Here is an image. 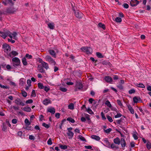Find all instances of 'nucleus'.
Listing matches in <instances>:
<instances>
[{
    "label": "nucleus",
    "mask_w": 151,
    "mask_h": 151,
    "mask_svg": "<svg viewBox=\"0 0 151 151\" xmlns=\"http://www.w3.org/2000/svg\"><path fill=\"white\" fill-rule=\"evenodd\" d=\"M73 129L72 127H70L67 128L68 131L67 133V134L68 136L69 137V139H71L74 135V133L71 131Z\"/></svg>",
    "instance_id": "obj_5"
},
{
    "label": "nucleus",
    "mask_w": 151,
    "mask_h": 151,
    "mask_svg": "<svg viewBox=\"0 0 151 151\" xmlns=\"http://www.w3.org/2000/svg\"><path fill=\"white\" fill-rule=\"evenodd\" d=\"M91 137L92 139L97 141H99L100 139V137L99 136L96 135H92L91 136Z\"/></svg>",
    "instance_id": "obj_22"
},
{
    "label": "nucleus",
    "mask_w": 151,
    "mask_h": 151,
    "mask_svg": "<svg viewBox=\"0 0 151 151\" xmlns=\"http://www.w3.org/2000/svg\"><path fill=\"white\" fill-rule=\"evenodd\" d=\"M43 89H44V90L46 91V92H47L50 90V88L46 86H44Z\"/></svg>",
    "instance_id": "obj_52"
},
{
    "label": "nucleus",
    "mask_w": 151,
    "mask_h": 151,
    "mask_svg": "<svg viewBox=\"0 0 151 151\" xmlns=\"http://www.w3.org/2000/svg\"><path fill=\"white\" fill-rule=\"evenodd\" d=\"M117 103L120 106H122L123 105L122 103L120 100L119 99H118L117 101Z\"/></svg>",
    "instance_id": "obj_61"
},
{
    "label": "nucleus",
    "mask_w": 151,
    "mask_h": 151,
    "mask_svg": "<svg viewBox=\"0 0 151 151\" xmlns=\"http://www.w3.org/2000/svg\"><path fill=\"white\" fill-rule=\"evenodd\" d=\"M38 70L39 72L41 73H45V71L44 69L42 66L40 65H39L37 66Z\"/></svg>",
    "instance_id": "obj_11"
},
{
    "label": "nucleus",
    "mask_w": 151,
    "mask_h": 151,
    "mask_svg": "<svg viewBox=\"0 0 151 151\" xmlns=\"http://www.w3.org/2000/svg\"><path fill=\"white\" fill-rule=\"evenodd\" d=\"M38 88L40 89H43L44 86L42 83H38Z\"/></svg>",
    "instance_id": "obj_39"
},
{
    "label": "nucleus",
    "mask_w": 151,
    "mask_h": 151,
    "mask_svg": "<svg viewBox=\"0 0 151 151\" xmlns=\"http://www.w3.org/2000/svg\"><path fill=\"white\" fill-rule=\"evenodd\" d=\"M0 87L2 88H3L4 89H9V87L8 86H4L2 85L1 83H0Z\"/></svg>",
    "instance_id": "obj_32"
},
{
    "label": "nucleus",
    "mask_w": 151,
    "mask_h": 151,
    "mask_svg": "<svg viewBox=\"0 0 151 151\" xmlns=\"http://www.w3.org/2000/svg\"><path fill=\"white\" fill-rule=\"evenodd\" d=\"M21 93L22 94V96L24 97H25L27 96V93L26 91H22Z\"/></svg>",
    "instance_id": "obj_42"
},
{
    "label": "nucleus",
    "mask_w": 151,
    "mask_h": 151,
    "mask_svg": "<svg viewBox=\"0 0 151 151\" xmlns=\"http://www.w3.org/2000/svg\"><path fill=\"white\" fill-rule=\"evenodd\" d=\"M109 148L112 149L114 150H115L119 149V147L118 146H116L114 143H113L111 145Z\"/></svg>",
    "instance_id": "obj_23"
},
{
    "label": "nucleus",
    "mask_w": 151,
    "mask_h": 151,
    "mask_svg": "<svg viewBox=\"0 0 151 151\" xmlns=\"http://www.w3.org/2000/svg\"><path fill=\"white\" fill-rule=\"evenodd\" d=\"M120 141V139L119 137H116L114 139V142L115 144L119 145Z\"/></svg>",
    "instance_id": "obj_19"
},
{
    "label": "nucleus",
    "mask_w": 151,
    "mask_h": 151,
    "mask_svg": "<svg viewBox=\"0 0 151 151\" xmlns=\"http://www.w3.org/2000/svg\"><path fill=\"white\" fill-rule=\"evenodd\" d=\"M49 53L54 58L56 57V53L55 51L53 50H50L49 51Z\"/></svg>",
    "instance_id": "obj_21"
},
{
    "label": "nucleus",
    "mask_w": 151,
    "mask_h": 151,
    "mask_svg": "<svg viewBox=\"0 0 151 151\" xmlns=\"http://www.w3.org/2000/svg\"><path fill=\"white\" fill-rule=\"evenodd\" d=\"M123 6L124 8L127 9L129 8V6L128 4L127 3H124L123 4Z\"/></svg>",
    "instance_id": "obj_53"
},
{
    "label": "nucleus",
    "mask_w": 151,
    "mask_h": 151,
    "mask_svg": "<svg viewBox=\"0 0 151 151\" xmlns=\"http://www.w3.org/2000/svg\"><path fill=\"white\" fill-rule=\"evenodd\" d=\"M1 36L3 38L5 39L7 35H6V34H5L4 32H2L1 35Z\"/></svg>",
    "instance_id": "obj_51"
},
{
    "label": "nucleus",
    "mask_w": 151,
    "mask_h": 151,
    "mask_svg": "<svg viewBox=\"0 0 151 151\" xmlns=\"http://www.w3.org/2000/svg\"><path fill=\"white\" fill-rule=\"evenodd\" d=\"M104 130L105 132L106 133H109L112 131V129L111 128H109L106 130L104 129Z\"/></svg>",
    "instance_id": "obj_41"
},
{
    "label": "nucleus",
    "mask_w": 151,
    "mask_h": 151,
    "mask_svg": "<svg viewBox=\"0 0 151 151\" xmlns=\"http://www.w3.org/2000/svg\"><path fill=\"white\" fill-rule=\"evenodd\" d=\"M17 120L16 119H14L12 120V122L14 124H16L17 122Z\"/></svg>",
    "instance_id": "obj_63"
},
{
    "label": "nucleus",
    "mask_w": 151,
    "mask_h": 151,
    "mask_svg": "<svg viewBox=\"0 0 151 151\" xmlns=\"http://www.w3.org/2000/svg\"><path fill=\"white\" fill-rule=\"evenodd\" d=\"M2 130L4 132H6L7 130L6 124L5 123H3L2 125L1 126Z\"/></svg>",
    "instance_id": "obj_17"
},
{
    "label": "nucleus",
    "mask_w": 151,
    "mask_h": 151,
    "mask_svg": "<svg viewBox=\"0 0 151 151\" xmlns=\"http://www.w3.org/2000/svg\"><path fill=\"white\" fill-rule=\"evenodd\" d=\"M17 9L14 7H10L7 8L6 9V11L7 14H13L16 12Z\"/></svg>",
    "instance_id": "obj_3"
},
{
    "label": "nucleus",
    "mask_w": 151,
    "mask_h": 151,
    "mask_svg": "<svg viewBox=\"0 0 151 151\" xmlns=\"http://www.w3.org/2000/svg\"><path fill=\"white\" fill-rule=\"evenodd\" d=\"M105 104L107 105V106L110 108H111V109H112L111 108V107H112V106H111V105L110 103V102L108 100H107L105 103Z\"/></svg>",
    "instance_id": "obj_29"
},
{
    "label": "nucleus",
    "mask_w": 151,
    "mask_h": 151,
    "mask_svg": "<svg viewBox=\"0 0 151 151\" xmlns=\"http://www.w3.org/2000/svg\"><path fill=\"white\" fill-rule=\"evenodd\" d=\"M22 109L23 111L27 112H29L31 111V108L28 106H26L24 108H22Z\"/></svg>",
    "instance_id": "obj_18"
},
{
    "label": "nucleus",
    "mask_w": 151,
    "mask_h": 151,
    "mask_svg": "<svg viewBox=\"0 0 151 151\" xmlns=\"http://www.w3.org/2000/svg\"><path fill=\"white\" fill-rule=\"evenodd\" d=\"M42 66L43 68H44L45 69L47 70L48 68L49 67L48 64L45 62L42 63Z\"/></svg>",
    "instance_id": "obj_26"
},
{
    "label": "nucleus",
    "mask_w": 151,
    "mask_h": 151,
    "mask_svg": "<svg viewBox=\"0 0 151 151\" xmlns=\"http://www.w3.org/2000/svg\"><path fill=\"white\" fill-rule=\"evenodd\" d=\"M18 53L17 52L14 51H12L9 53V56L10 57L12 58L13 57V56H15L18 55Z\"/></svg>",
    "instance_id": "obj_14"
},
{
    "label": "nucleus",
    "mask_w": 151,
    "mask_h": 151,
    "mask_svg": "<svg viewBox=\"0 0 151 151\" xmlns=\"http://www.w3.org/2000/svg\"><path fill=\"white\" fill-rule=\"evenodd\" d=\"M98 26L102 28L104 30L106 29L105 25L104 24H102L100 22L98 24Z\"/></svg>",
    "instance_id": "obj_28"
},
{
    "label": "nucleus",
    "mask_w": 151,
    "mask_h": 151,
    "mask_svg": "<svg viewBox=\"0 0 151 151\" xmlns=\"http://www.w3.org/2000/svg\"><path fill=\"white\" fill-rule=\"evenodd\" d=\"M85 116L88 120H90V116L87 114H85Z\"/></svg>",
    "instance_id": "obj_64"
},
{
    "label": "nucleus",
    "mask_w": 151,
    "mask_h": 151,
    "mask_svg": "<svg viewBox=\"0 0 151 151\" xmlns=\"http://www.w3.org/2000/svg\"><path fill=\"white\" fill-rule=\"evenodd\" d=\"M60 90L63 92H66L67 90V89L65 88H60Z\"/></svg>",
    "instance_id": "obj_62"
},
{
    "label": "nucleus",
    "mask_w": 151,
    "mask_h": 151,
    "mask_svg": "<svg viewBox=\"0 0 151 151\" xmlns=\"http://www.w3.org/2000/svg\"><path fill=\"white\" fill-rule=\"evenodd\" d=\"M138 97L134 96L133 98V101L134 103H137L138 101Z\"/></svg>",
    "instance_id": "obj_38"
},
{
    "label": "nucleus",
    "mask_w": 151,
    "mask_h": 151,
    "mask_svg": "<svg viewBox=\"0 0 151 151\" xmlns=\"http://www.w3.org/2000/svg\"><path fill=\"white\" fill-rule=\"evenodd\" d=\"M139 3L137 0H131L130 2V5L132 7L137 6Z\"/></svg>",
    "instance_id": "obj_10"
},
{
    "label": "nucleus",
    "mask_w": 151,
    "mask_h": 151,
    "mask_svg": "<svg viewBox=\"0 0 151 151\" xmlns=\"http://www.w3.org/2000/svg\"><path fill=\"white\" fill-rule=\"evenodd\" d=\"M115 21L117 22L120 23L122 21V19L119 17H117L115 19Z\"/></svg>",
    "instance_id": "obj_36"
},
{
    "label": "nucleus",
    "mask_w": 151,
    "mask_h": 151,
    "mask_svg": "<svg viewBox=\"0 0 151 151\" xmlns=\"http://www.w3.org/2000/svg\"><path fill=\"white\" fill-rule=\"evenodd\" d=\"M76 88L75 91H77V89L80 90L82 88L83 86L82 84L79 82L77 81L76 83Z\"/></svg>",
    "instance_id": "obj_8"
},
{
    "label": "nucleus",
    "mask_w": 151,
    "mask_h": 151,
    "mask_svg": "<svg viewBox=\"0 0 151 151\" xmlns=\"http://www.w3.org/2000/svg\"><path fill=\"white\" fill-rule=\"evenodd\" d=\"M86 111L87 112L90 114H94V113L89 107H88V109H86Z\"/></svg>",
    "instance_id": "obj_35"
},
{
    "label": "nucleus",
    "mask_w": 151,
    "mask_h": 151,
    "mask_svg": "<svg viewBox=\"0 0 151 151\" xmlns=\"http://www.w3.org/2000/svg\"><path fill=\"white\" fill-rule=\"evenodd\" d=\"M2 48L6 53H8L11 50V47L6 43L3 44L2 45Z\"/></svg>",
    "instance_id": "obj_2"
},
{
    "label": "nucleus",
    "mask_w": 151,
    "mask_h": 151,
    "mask_svg": "<svg viewBox=\"0 0 151 151\" xmlns=\"http://www.w3.org/2000/svg\"><path fill=\"white\" fill-rule=\"evenodd\" d=\"M51 101L49 99H46L43 101V104L45 105H47L49 104H51Z\"/></svg>",
    "instance_id": "obj_15"
},
{
    "label": "nucleus",
    "mask_w": 151,
    "mask_h": 151,
    "mask_svg": "<svg viewBox=\"0 0 151 151\" xmlns=\"http://www.w3.org/2000/svg\"><path fill=\"white\" fill-rule=\"evenodd\" d=\"M101 115L102 120H104L106 119V118L105 117L104 114L103 112L101 113Z\"/></svg>",
    "instance_id": "obj_44"
},
{
    "label": "nucleus",
    "mask_w": 151,
    "mask_h": 151,
    "mask_svg": "<svg viewBox=\"0 0 151 151\" xmlns=\"http://www.w3.org/2000/svg\"><path fill=\"white\" fill-rule=\"evenodd\" d=\"M96 55L99 58H102L104 57V56L102 55V54L99 52H96Z\"/></svg>",
    "instance_id": "obj_33"
},
{
    "label": "nucleus",
    "mask_w": 151,
    "mask_h": 151,
    "mask_svg": "<svg viewBox=\"0 0 151 151\" xmlns=\"http://www.w3.org/2000/svg\"><path fill=\"white\" fill-rule=\"evenodd\" d=\"M67 120L73 123L75 122L74 120L71 117H68L67 118Z\"/></svg>",
    "instance_id": "obj_37"
},
{
    "label": "nucleus",
    "mask_w": 151,
    "mask_h": 151,
    "mask_svg": "<svg viewBox=\"0 0 151 151\" xmlns=\"http://www.w3.org/2000/svg\"><path fill=\"white\" fill-rule=\"evenodd\" d=\"M106 117L108 120L109 122H113V119L109 115H107L106 116Z\"/></svg>",
    "instance_id": "obj_45"
},
{
    "label": "nucleus",
    "mask_w": 151,
    "mask_h": 151,
    "mask_svg": "<svg viewBox=\"0 0 151 151\" xmlns=\"http://www.w3.org/2000/svg\"><path fill=\"white\" fill-rule=\"evenodd\" d=\"M7 12L6 11L2 10L0 11V15H2L3 14H7Z\"/></svg>",
    "instance_id": "obj_48"
},
{
    "label": "nucleus",
    "mask_w": 151,
    "mask_h": 151,
    "mask_svg": "<svg viewBox=\"0 0 151 151\" xmlns=\"http://www.w3.org/2000/svg\"><path fill=\"white\" fill-rule=\"evenodd\" d=\"M47 111L52 114H54L55 112V109L54 108H49L47 109Z\"/></svg>",
    "instance_id": "obj_20"
},
{
    "label": "nucleus",
    "mask_w": 151,
    "mask_h": 151,
    "mask_svg": "<svg viewBox=\"0 0 151 151\" xmlns=\"http://www.w3.org/2000/svg\"><path fill=\"white\" fill-rule=\"evenodd\" d=\"M47 144L48 145H51L52 144V142L50 138L49 139L47 142Z\"/></svg>",
    "instance_id": "obj_56"
},
{
    "label": "nucleus",
    "mask_w": 151,
    "mask_h": 151,
    "mask_svg": "<svg viewBox=\"0 0 151 151\" xmlns=\"http://www.w3.org/2000/svg\"><path fill=\"white\" fill-rule=\"evenodd\" d=\"M12 64L15 67L19 66L20 64V60L19 58L14 57L12 59Z\"/></svg>",
    "instance_id": "obj_1"
},
{
    "label": "nucleus",
    "mask_w": 151,
    "mask_h": 151,
    "mask_svg": "<svg viewBox=\"0 0 151 151\" xmlns=\"http://www.w3.org/2000/svg\"><path fill=\"white\" fill-rule=\"evenodd\" d=\"M121 144L122 145V148L124 147L126 145V143L124 139V138H121Z\"/></svg>",
    "instance_id": "obj_16"
},
{
    "label": "nucleus",
    "mask_w": 151,
    "mask_h": 151,
    "mask_svg": "<svg viewBox=\"0 0 151 151\" xmlns=\"http://www.w3.org/2000/svg\"><path fill=\"white\" fill-rule=\"evenodd\" d=\"M15 103L17 105H21L24 106L25 105L22 101L19 98H17L15 100Z\"/></svg>",
    "instance_id": "obj_6"
},
{
    "label": "nucleus",
    "mask_w": 151,
    "mask_h": 151,
    "mask_svg": "<svg viewBox=\"0 0 151 151\" xmlns=\"http://www.w3.org/2000/svg\"><path fill=\"white\" fill-rule=\"evenodd\" d=\"M60 147L61 149L65 150L67 148V146L65 145H60Z\"/></svg>",
    "instance_id": "obj_47"
},
{
    "label": "nucleus",
    "mask_w": 151,
    "mask_h": 151,
    "mask_svg": "<svg viewBox=\"0 0 151 151\" xmlns=\"http://www.w3.org/2000/svg\"><path fill=\"white\" fill-rule=\"evenodd\" d=\"M104 145L106 146V147L109 148H110L111 145L110 144V142H109L107 143H106V145Z\"/></svg>",
    "instance_id": "obj_57"
},
{
    "label": "nucleus",
    "mask_w": 151,
    "mask_h": 151,
    "mask_svg": "<svg viewBox=\"0 0 151 151\" xmlns=\"http://www.w3.org/2000/svg\"><path fill=\"white\" fill-rule=\"evenodd\" d=\"M75 14V15L77 18L81 19L82 17L83 14L82 13L78 11H77L74 12Z\"/></svg>",
    "instance_id": "obj_9"
},
{
    "label": "nucleus",
    "mask_w": 151,
    "mask_h": 151,
    "mask_svg": "<svg viewBox=\"0 0 151 151\" xmlns=\"http://www.w3.org/2000/svg\"><path fill=\"white\" fill-rule=\"evenodd\" d=\"M33 102L32 100L31 99H29L26 101V104H31Z\"/></svg>",
    "instance_id": "obj_55"
},
{
    "label": "nucleus",
    "mask_w": 151,
    "mask_h": 151,
    "mask_svg": "<svg viewBox=\"0 0 151 151\" xmlns=\"http://www.w3.org/2000/svg\"><path fill=\"white\" fill-rule=\"evenodd\" d=\"M25 57L29 59H31L32 58V56L31 55H29L28 54H27L26 55Z\"/></svg>",
    "instance_id": "obj_58"
},
{
    "label": "nucleus",
    "mask_w": 151,
    "mask_h": 151,
    "mask_svg": "<svg viewBox=\"0 0 151 151\" xmlns=\"http://www.w3.org/2000/svg\"><path fill=\"white\" fill-rule=\"evenodd\" d=\"M113 79L114 80H117L119 79L118 76L116 75H113Z\"/></svg>",
    "instance_id": "obj_60"
},
{
    "label": "nucleus",
    "mask_w": 151,
    "mask_h": 151,
    "mask_svg": "<svg viewBox=\"0 0 151 151\" xmlns=\"http://www.w3.org/2000/svg\"><path fill=\"white\" fill-rule=\"evenodd\" d=\"M42 125L47 129H48L50 127V125L48 124H47L45 123H43L42 124Z\"/></svg>",
    "instance_id": "obj_46"
},
{
    "label": "nucleus",
    "mask_w": 151,
    "mask_h": 151,
    "mask_svg": "<svg viewBox=\"0 0 151 151\" xmlns=\"http://www.w3.org/2000/svg\"><path fill=\"white\" fill-rule=\"evenodd\" d=\"M68 108L70 109H74V104L73 103H71L68 106Z\"/></svg>",
    "instance_id": "obj_34"
},
{
    "label": "nucleus",
    "mask_w": 151,
    "mask_h": 151,
    "mask_svg": "<svg viewBox=\"0 0 151 151\" xmlns=\"http://www.w3.org/2000/svg\"><path fill=\"white\" fill-rule=\"evenodd\" d=\"M127 107H128V109L129 110V111L132 114H134V110L131 107V105L129 104L127 105Z\"/></svg>",
    "instance_id": "obj_24"
},
{
    "label": "nucleus",
    "mask_w": 151,
    "mask_h": 151,
    "mask_svg": "<svg viewBox=\"0 0 151 151\" xmlns=\"http://www.w3.org/2000/svg\"><path fill=\"white\" fill-rule=\"evenodd\" d=\"M24 122L27 125H29L31 124V123L27 119H25Z\"/></svg>",
    "instance_id": "obj_43"
},
{
    "label": "nucleus",
    "mask_w": 151,
    "mask_h": 151,
    "mask_svg": "<svg viewBox=\"0 0 151 151\" xmlns=\"http://www.w3.org/2000/svg\"><path fill=\"white\" fill-rule=\"evenodd\" d=\"M45 58L46 60L48 61L50 64H52L54 65H55L56 64L55 61L50 56L47 55L45 57Z\"/></svg>",
    "instance_id": "obj_4"
},
{
    "label": "nucleus",
    "mask_w": 151,
    "mask_h": 151,
    "mask_svg": "<svg viewBox=\"0 0 151 151\" xmlns=\"http://www.w3.org/2000/svg\"><path fill=\"white\" fill-rule=\"evenodd\" d=\"M48 27L50 29H53L55 27L54 24L53 23H49L47 24Z\"/></svg>",
    "instance_id": "obj_25"
},
{
    "label": "nucleus",
    "mask_w": 151,
    "mask_h": 151,
    "mask_svg": "<svg viewBox=\"0 0 151 151\" xmlns=\"http://www.w3.org/2000/svg\"><path fill=\"white\" fill-rule=\"evenodd\" d=\"M19 82V84L21 86H23L26 82V79L24 78H21L20 79Z\"/></svg>",
    "instance_id": "obj_13"
},
{
    "label": "nucleus",
    "mask_w": 151,
    "mask_h": 151,
    "mask_svg": "<svg viewBox=\"0 0 151 151\" xmlns=\"http://www.w3.org/2000/svg\"><path fill=\"white\" fill-rule=\"evenodd\" d=\"M146 147L148 150L151 148V143L148 141H147L146 144Z\"/></svg>",
    "instance_id": "obj_30"
},
{
    "label": "nucleus",
    "mask_w": 151,
    "mask_h": 151,
    "mask_svg": "<svg viewBox=\"0 0 151 151\" xmlns=\"http://www.w3.org/2000/svg\"><path fill=\"white\" fill-rule=\"evenodd\" d=\"M135 92L134 89H132L130 90L129 91V93L130 94H131L135 93Z\"/></svg>",
    "instance_id": "obj_50"
},
{
    "label": "nucleus",
    "mask_w": 151,
    "mask_h": 151,
    "mask_svg": "<svg viewBox=\"0 0 151 151\" xmlns=\"http://www.w3.org/2000/svg\"><path fill=\"white\" fill-rule=\"evenodd\" d=\"M36 93L35 91L34 90H33L32 91V93L31 94V96L32 97H35L36 96Z\"/></svg>",
    "instance_id": "obj_49"
},
{
    "label": "nucleus",
    "mask_w": 151,
    "mask_h": 151,
    "mask_svg": "<svg viewBox=\"0 0 151 151\" xmlns=\"http://www.w3.org/2000/svg\"><path fill=\"white\" fill-rule=\"evenodd\" d=\"M103 65H109V62H107L106 61L104 60L101 63Z\"/></svg>",
    "instance_id": "obj_54"
},
{
    "label": "nucleus",
    "mask_w": 151,
    "mask_h": 151,
    "mask_svg": "<svg viewBox=\"0 0 151 151\" xmlns=\"http://www.w3.org/2000/svg\"><path fill=\"white\" fill-rule=\"evenodd\" d=\"M22 62L23 65H26L27 64V63L26 60V59L25 58H23L22 60Z\"/></svg>",
    "instance_id": "obj_40"
},
{
    "label": "nucleus",
    "mask_w": 151,
    "mask_h": 151,
    "mask_svg": "<svg viewBox=\"0 0 151 151\" xmlns=\"http://www.w3.org/2000/svg\"><path fill=\"white\" fill-rule=\"evenodd\" d=\"M90 49V47H83L81 48L82 51L86 52V53L88 54H91L89 50Z\"/></svg>",
    "instance_id": "obj_7"
},
{
    "label": "nucleus",
    "mask_w": 151,
    "mask_h": 151,
    "mask_svg": "<svg viewBox=\"0 0 151 151\" xmlns=\"http://www.w3.org/2000/svg\"><path fill=\"white\" fill-rule=\"evenodd\" d=\"M104 79L105 81L108 83H111L113 81V79L110 76H106L105 77Z\"/></svg>",
    "instance_id": "obj_12"
},
{
    "label": "nucleus",
    "mask_w": 151,
    "mask_h": 151,
    "mask_svg": "<svg viewBox=\"0 0 151 151\" xmlns=\"http://www.w3.org/2000/svg\"><path fill=\"white\" fill-rule=\"evenodd\" d=\"M135 86L137 87H139V88H145V86L142 83H136L135 84Z\"/></svg>",
    "instance_id": "obj_27"
},
{
    "label": "nucleus",
    "mask_w": 151,
    "mask_h": 151,
    "mask_svg": "<svg viewBox=\"0 0 151 151\" xmlns=\"http://www.w3.org/2000/svg\"><path fill=\"white\" fill-rule=\"evenodd\" d=\"M78 139H81V140L85 141V142H86V140L85 138L81 135H79L78 136Z\"/></svg>",
    "instance_id": "obj_31"
},
{
    "label": "nucleus",
    "mask_w": 151,
    "mask_h": 151,
    "mask_svg": "<svg viewBox=\"0 0 151 151\" xmlns=\"http://www.w3.org/2000/svg\"><path fill=\"white\" fill-rule=\"evenodd\" d=\"M122 116V115L120 113H118L116 115H115L114 117L115 118H119L121 117Z\"/></svg>",
    "instance_id": "obj_59"
}]
</instances>
